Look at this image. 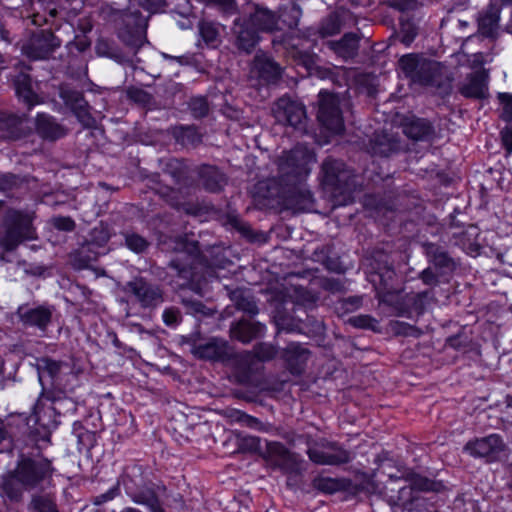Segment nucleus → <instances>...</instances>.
<instances>
[{
	"label": "nucleus",
	"mask_w": 512,
	"mask_h": 512,
	"mask_svg": "<svg viewBox=\"0 0 512 512\" xmlns=\"http://www.w3.org/2000/svg\"><path fill=\"white\" fill-rule=\"evenodd\" d=\"M177 142L184 146H196L201 142V134L193 126L179 127L174 130Z\"/></svg>",
	"instance_id": "f704fd0d"
},
{
	"label": "nucleus",
	"mask_w": 512,
	"mask_h": 512,
	"mask_svg": "<svg viewBox=\"0 0 512 512\" xmlns=\"http://www.w3.org/2000/svg\"><path fill=\"white\" fill-rule=\"evenodd\" d=\"M119 493V487L114 486L110 488L106 493L100 494L95 497L94 504L101 505L109 500H112Z\"/></svg>",
	"instance_id": "e2e57ef3"
},
{
	"label": "nucleus",
	"mask_w": 512,
	"mask_h": 512,
	"mask_svg": "<svg viewBox=\"0 0 512 512\" xmlns=\"http://www.w3.org/2000/svg\"><path fill=\"white\" fill-rule=\"evenodd\" d=\"M307 454L312 462L319 465H340L350 460V455L346 450L327 441L309 447Z\"/></svg>",
	"instance_id": "f8f14e48"
},
{
	"label": "nucleus",
	"mask_w": 512,
	"mask_h": 512,
	"mask_svg": "<svg viewBox=\"0 0 512 512\" xmlns=\"http://www.w3.org/2000/svg\"><path fill=\"white\" fill-rule=\"evenodd\" d=\"M327 46L341 58L347 60L356 56L359 38L353 33H346L339 41H329Z\"/></svg>",
	"instance_id": "a878e982"
},
{
	"label": "nucleus",
	"mask_w": 512,
	"mask_h": 512,
	"mask_svg": "<svg viewBox=\"0 0 512 512\" xmlns=\"http://www.w3.org/2000/svg\"><path fill=\"white\" fill-rule=\"evenodd\" d=\"M416 4V0H390V5L399 11L412 9Z\"/></svg>",
	"instance_id": "338daca9"
},
{
	"label": "nucleus",
	"mask_w": 512,
	"mask_h": 512,
	"mask_svg": "<svg viewBox=\"0 0 512 512\" xmlns=\"http://www.w3.org/2000/svg\"><path fill=\"white\" fill-rule=\"evenodd\" d=\"M418 33L416 25L410 20H401L399 37L403 44L410 45Z\"/></svg>",
	"instance_id": "a19ab883"
},
{
	"label": "nucleus",
	"mask_w": 512,
	"mask_h": 512,
	"mask_svg": "<svg viewBox=\"0 0 512 512\" xmlns=\"http://www.w3.org/2000/svg\"><path fill=\"white\" fill-rule=\"evenodd\" d=\"M236 307L238 310H241L251 316H254L258 313V307L255 301L248 296H240L236 300Z\"/></svg>",
	"instance_id": "864d4df0"
},
{
	"label": "nucleus",
	"mask_w": 512,
	"mask_h": 512,
	"mask_svg": "<svg viewBox=\"0 0 512 512\" xmlns=\"http://www.w3.org/2000/svg\"><path fill=\"white\" fill-rule=\"evenodd\" d=\"M175 250L183 251L187 254L189 258H193L194 256H196V254H198L199 247L198 243L195 241L188 242L181 239L176 242Z\"/></svg>",
	"instance_id": "bf43d9fd"
},
{
	"label": "nucleus",
	"mask_w": 512,
	"mask_h": 512,
	"mask_svg": "<svg viewBox=\"0 0 512 512\" xmlns=\"http://www.w3.org/2000/svg\"><path fill=\"white\" fill-rule=\"evenodd\" d=\"M288 453L289 450L280 442H269L267 444V458L277 468L283 463Z\"/></svg>",
	"instance_id": "e433bc0d"
},
{
	"label": "nucleus",
	"mask_w": 512,
	"mask_h": 512,
	"mask_svg": "<svg viewBox=\"0 0 512 512\" xmlns=\"http://www.w3.org/2000/svg\"><path fill=\"white\" fill-rule=\"evenodd\" d=\"M32 505L37 512H58L54 499L49 495L35 496Z\"/></svg>",
	"instance_id": "c03bdc74"
},
{
	"label": "nucleus",
	"mask_w": 512,
	"mask_h": 512,
	"mask_svg": "<svg viewBox=\"0 0 512 512\" xmlns=\"http://www.w3.org/2000/svg\"><path fill=\"white\" fill-rule=\"evenodd\" d=\"M487 90L488 74L485 70H478L470 73L459 85V92L466 98H485Z\"/></svg>",
	"instance_id": "6ab92c4d"
},
{
	"label": "nucleus",
	"mask_w": 512,
	"mask_h": 512,
	"mask_svg": "<svg viewBox=\"0 0 512 512\" xmlns=\"http://www.w3.org/2000/svg\"><path fill=\"white\" fill-rule=\"evenodd\" d=\"M54 312V306L49 304L37 306L23 304L17 308L15 314L24 329H33L40 336H45L52 324Z\"/></svg>",
	"instance_id": "423d86ee"
},
{
	"label": "nucleus",
	"mask_w": 512,
	"mask_h": 512,
	"mask_svg": "<svg viewBox=\"0 0 512 512\" xmlns=\"http://www.w3.org/2000/svg\"><path fill=\"white\" fill-rule=\"evenodd\" d=\"M236 33L237 48L246 53H251L260 39L258 31L250 28L248 23H244L239 26V30Z\"/></svg>",
	"instance_id": "c85d7f7f"
},
{
	"label": "nucleus",
	"mask_w": 512,
	"mask_h": 512,
	"mask_svg": "<svg viewBox=\"0 0 512 512\" xmlns=\"http://www.w3.org/2000/svg\"><path fill=\"white\" fill-rule=\"evenodd\" d=\"M199 32H200L202 39L207 44H214L217 41L218 36H219V31H218L217 27L211 22H205V21L201 22L199 24Z\"/></svg>",
	"instance_id": "a18cd8bd"
},
{
	"label": "nucleus",
	"mask_w": 512,
	"mask_h": 512,
	"mask_svg": "<svg viewBox=\"0 0 512 512\" xmlns=\"http://www.w3.org/2000/svg\"><path fill=\"white\" fill-rule=\"evenodd\" d=\"M32 211L9 209L0 223V248L14 251L21 243L37 238Z\"/></svg>",
	"instance_id": "20e7f679"
},
{
	"label": "nucleus",
	"mask_w": 512,
	"mask_h": 512,
	"mask_svg": "<svg viewBox=\"0 0 512 512\" xmlns=\"http://www.w3.org/2000/svg\"><path fill=\"white\" fill-rule=\"evenodd\" d=\"M180 319V313L178 310L174 308H168L163 312V321L168 326H173L178 324Z\"/></svg>",
	"instance_id": "680f3d73"
},
{
	"label": "nucleus",
	"mask_w": 512,
	"mask_h": 512,
	"mask_svg": "<svg viewBox=\"0 0 512 512\" xmlns=\"http://www.w3.org/2000/svg\"><path fill=\"white\" fill-rule=\"evenodd\" d=\"M23 119L17 115L0 116V137L16 139L21 136Z\"/></svg>",
	"instance_id": "c756f323"
},
{
	"label": "nucleus",
	"mask_w": 512,
	"mask_h": 512,
	"mask_svg": "<svg viewBox=\"0 0 512 512\" xmlns=\"http://www.w3.org/2000/svg\"><path fill=\"white\" fill-rule=\"evenodd\" d=\"M189 108L195 118L205 117L209 112V105L204 97H194L189 102Z\"/></svg>",
	"instance_id": "09e8293b"
},
{
	"label": "nucleus",
	"mask_w": 512,
	"mask_h": 512,
	"mask_svg": "<svg viewBox=\"0 0 512 512\" xmlns=\"http://www.w3.org/2000/svg\"><path fill=\"white\" fill-rule=\"evenodd\" d=\"M293 57L299 61L306 68H311L314 65V57L308 52L296 51Z\"/></svg>",
	"instance_id": "0e129e2a"
},
{
	"label": "nucleus",
	"mask_w": 512,
	"mask_h": 512,
	"mask_svg": "<svg viewBox=\"0 0 512 512\" xmlns=\"http://www.w3.org/2000/svg\"><path fill=\"white\" fill-rule=\"evenodd\" d=\"M318 97L317 118L319 122L329 131L341 133L344 129V121L340 110L339 97L326 91H321Z\"/></svg>",
	"instance_id": "1a4fd4ad"
},
{
	"label": "nucleus",
	"mask_w": 512,
	"mask_h": 512,
	"mask_svg": "<svg viewBox=\"0 0 512 512\" xmlns=\"http://www.w3.org/2000/svg\"><path fill=\"white\" fill-rule=\"evenodd\" d=\"M302 16V10L299 5L293 3L289 6L280 7L278 17H280V25L287 28L297 27Z\"/></svg>",
	"instance_id": "72a5a7b5"
},
{
	"label": "nucleus",
	"mask_w": 512,
	"mask_h": 512,
	"mask_svg": "<svg viewBox=\"0 0 512 512\" xmlns=\"http://www.w3.org/2000/svg\"><path fill=\"white\" fill-rule=\"evenodd\" d=\"M414 499L413 490L410 486H404L399 489L397 500L395 505L398 507L410 509L412 501Z\"/></svg>",
	"instance_id": "603ef678"
},
{
	"label": "nucleus",
	"mask_w": 512,
	"mask_h": 512,
	"mask_svg": "<svg viewBox=\"0 0 512 512\" xmlns=\"http://www.w3.org/2000/svg\"><path fill=\"white\" fill-rule=\"evenodd\" d=\"M264 327L258 322L239 320L230 327V335L242 343H249L263 333Z\"/></svg>",
	"instance_id": "b1692460"
},
{
	"label": "nucleus",
	"mask_w": 512,
	"mask_h": 512,
	"mask_svg": "<svg viewBox=\"0 0 512 512\" xmlns=\"http://www.w3.org/2000/svg\"><path fill=\"white\" fill-rule=\"evenodd\" d=\"M501 139L503 146L508 154L512 153V127L507 126L501 131Z\"/></svg>",
	"instance_id": "69168bd1"
},
{
	"label": "nucleus",
	"mask_w": 512,
	"mask_h": 512,
	"mask_svg": "<svg viewBox=\"0 0 512 512\" xmlns=\"http://www.w3.org/2000/svg\"><path fill=\"white\" fill-rule=\"evenodd\" d=\"M440 272L434 271L433 267H427L419 274V278L425 285L437 286L439 284Z\"/></svg>",
	"instance_id": "6e6d98bb"
},
{
	"label": "nucleus",
	"mask_w": 512,
	"mask_h": 512,
	"mask_svg": "<svg viewBox=\"0 0 512 512\" xmlns=\"http://www.w3.org/2000/svg\"><path fill=\"white\" fill-rule=\"evenodd\" d=\"M390 326L392 331H394L396 334L418 335V330L405 322L393 321L391 322Z\"/></svg>",
	"instance_id": "052dcab7"
},
{
	"label": "nucleus",
	"mask_w": 512,
	"mask_h": 512,
	"mask_svg": "<svg viewBox=\"0 0 512 512\" xmlns=\"http://www.w3.org/2000/svg\"><path fill=\"white\" fill-rule=\"evenodd\" d=\"M414 491H438L440 484L414 472H406L402 476Z\"/></svg>",
	"instance_id": "473e14b6"
},
{
	"label": "nucleus",
	"mask_w": 512,
	"mask_h": 512,
	"mask_svg": "<svg viewBox=\"0 0 512 512\" xmlns=\"http://www.w3.org/2000/svg\"><path fill=\"white\" fill-rule=\"evenodd\" d=\"M348 322L356 328L371 329L373 331L377 330L378 327V321L370 315L353 316Z\"/></svg>",
	"instance_id": "49530a36"
},
{
	"label": "nucleus",
	"mask_w": 512,
	"mask_h": 512,
	"mask_svg": "<svg viewBox=\"0 0 512 512\" xmlns=\"http://www.w3.org/2000/svg\"><path fill=\"white\" fill-rule=\"evenodd\" d=\"M505 444L497 434L469 441L464 449L473 457H494L502 452Z\"/></svg>",
	"instance_id": "a211bd4d"
},
{
	"label": "nucleus",
	"mask_w": 512,
	"mask_h": 512,
	"mask_svg": "<svg viewBox=\"0 0 512 512\" xmlns=\"http://www.w3.org/2000/svg\"><path fill=\"white\" fill-rule=\"evenodd\" d=\"M398 149V142L386 133H375L370 140V151L374 155L387 157Z\"/></svg>",
	"instance_id": "cd10ccee"
},
{
	"label": "nucleus",
	"mask_w": 512,
	"mask_h": 512,
	"mask_svg": "<svg viewBox=\"0 0 512 512\" xmlns=\"http://www.w3.org/2000/svg\"><path fill=\"white\" fill-rule=\"evenodd\" d=\"M16 94L21 98L29 107L37 103V95L33 92L31 87V78L28 74L20 73L14 80Z\"/></svg>",
	"instance_id": "7c9ffc66"
},
{
	"label": "nucleus",
	"mask_w": 512,
	"mask_h": 512,
	"mask_svg": "<svg viewBox=\"0 0 512 512\" xmlns=\"http://www.w3.org/2000/svg\"><path fill=\"white\" fill-rule=\"evenodd\" d=\"M192 264L193 261L186 260L183 262L180 258H176L170 261L169 267L175 270L178 277L189 281L192 278Z\"/></svg>",
	"instance_id": "37998d69"
},
{
	"label": "nucleus",
	"mask_w": 512,
	"mask_h": 512,
	"mask_svg": "<svg viewBox=\"0 0 512 512\" xmlns=\"http://www.w3.org/2000/svg\"><path fill=\"white\" fill-rule=\"evenodd\" d=\"M324 184L331 187L334 193L347 194V198H351V185L353 184L352 175L345 168L342 161L327 158L322 164Z\"/></svg>",
	"instance_id": "9d476101"
},
{
	"label": "nucleus",
	"mask_w": 512,
	"mask_h": 512,
	"mask_svg": "<svg viewBox=\"0 0 512 512\" xmlns=\"http://www.w3.org/2000/svg\"><path fill=\"white\" fill-rule=\"evenodd\" d=\"M315 162V156L304 145H296L289 151H284L276 160L277 174L273 178L258 182L256 188L259 193L299 185L310 174V165Z\"/></svg>",
	"instance_id": "f03ea898"
},
{
	"label": "nucleus",
	"mask_w": 512,
	"mask_h": 512,
	"mask_svg": "<svg viewBox=\"0 0 512 512\" xmlns=\"http://www.w3.org/2000/svg\"><path fill=\"white\" fill-rule=\"evenodd\" d=\"M272 115L282 125H288L297 130H304L307 114L305 106L289 96H282L274 102Z\"/></svg>",
	"instance_id": "0eeeda50"
},
{
	"label": "nucleus",
	"mask_w": 512,
	"mask_h": 512,
	"mask_svg": "<svg viewBox=\"0 0 512 512\" xmlns=\"http://www.w3.org/2000/svg\"><path fill=\"white\" fill-rule=\"evenodd\" d=\"M501 9L490 4L478 18L479 32L486 37H494L499 28Z\"/></svg>",
	"instance_id": "393cba45"
},
{
	"label": "nucleus",
	"mask_w": 512,
	"mask_h": 512,
	"mask_svg": "<svg viewBox=\"0 0 512 512\" xmlns=\"http://www.w3.org/2000/svg\"><path fill=\"white\" fill-rule=\"evenodd\" d=\"M193 353L200 359L226 361L233 357V348L226 340L212 338L205 343L195 345Z\"/></svg>",
	"instance_id": "f3484780"
},
{
	"label": "nucleus",
	"mask_w": 512,
	"mask_h": 512,
	"mask_svg": "<svg viewBox=\"0 0 512 512\" xmlns=\"http://www.w3.org/2000/svg\"><path fill=\"white\" fill-rule=\"evenodd\" d=\"M35 129L41 138L50 141H55L66 135V129L47 114H38Z\"/></svg>",
	"instance_id": "4be33fe9"
},
{
	"label": "nucleus",
	"mask_w": 512,
	"mask_h": 512,
	"mask_svg": "<svg viewBox=\"0 0 512 512\" xmlns=\"http://www.w3.org/2000/svg\"><path fill=\"white\" fill-rule=\"evenodd\" d=\"M264 198H283L288 209L294 212H305L311 209L313 199L311 192L306 188L304 182L299 185L283 188H273L261 195Z\"/></svg>",
	"instance_id": "6e6552de"
},
{
	"label": "nucleus",
	"mask_w": 512,
	"mask_h": 512,
	"mask_svg": "<svg viewBox=\"0 0 512 512\" xmlns=\"http://www.w3.org/2000/svg\"><path fill=\"white\" fill-rule=\"evenodd\" d=\"M423 248L429 263L436 271L440 272V275L450 274L455 270V261L442 247L426 242L423 244Z\"/></svg>",
	"instance_id": "aec40b11"
},
{
	"label": "nucleus",
	"mask_w": 512,
	"mask_h": 512,
	"mask_svg": "<svg viewBox=\"0 0 512 512\" xmlns=\"http://www.w3.org/2000/svg\"><path fill=\"white\" fill-rule=\"evenodd\" d=\"M55 227L65 231H71L74 229L75 224L74 221L68 217H59L54 221Z\"/></svg>",
	"instance_id": "774afa93"
},
{
	"label": "nucleus",
	"mask_w": 512,
	"mask_h": 512,
	"mask_svg": "<svg viewBox=\"0 0 512 512\" xmlns=\"http://www.w3.org/2000/svg\"><path fill=\"white\" fill-rule=\"evenodd\" d=\"M499 100L502 104L501 118L506 122L512 121V95L502 93L499 95Z\"/></svg>",
	"instance_id": "5fc2aeb1"
},
{
	"label": "nucleus",
	"mask_w": 512,
	"mask_h": 512,
	"mask_svg": "<svg viewBox=\"0 0 512 512\" xmlns=\"http://www.w3.org/2000/svg\"><path fill=\"white\" fill-rule=\"evenodd\" d=\"M341 30L339 17L335 14L329 15L324 19L319 28L321 37H328L338 34Z\"/></svg>",
	"instance_id": "ea45409f"
},
{
	"label": "nucleus",
	"mask_w": 512,
	"mask_h": 512,
	"mask_svg": "<svg viewBox=\"0 0 512 512\" xmlns=\"http://www.w3.org/2000/svg\"><path fill=\"white\" fill-rule=\"evenodd\" d=\"M60 45V40L51 31L42 30L23 46V52L31 59H44Z\"/></svg>",
	"instance_id": "4468645a"
},
{
	"label": "nucleus",
	"mask_w": 512,
	"mask_h": 512,
	"mask_svg": "<svg viewBox=\"0 0 512 512\" xmlns=\"http://www.w3.org/2000/svg\"><path fill=\"white\" fill-rule=\"evenodd\" d=\"M198 175L205 190L212 193L220 192L227 182L225 175L211 165L200 166Z\"/></svg>",
	"instance_id": "5701e85b"
},
{
	"label": "nucleus",
	"mask_w": 512,
	"mask_h": 512,
	"mask_svg": "<svg viewBox=\"0 0 512 512\" xmlns=\"http://www.w3.org/2000/svg\"><path fill=\"white\" fill-rule=\"evenodd\" d=\"M60 97L84 127L89 128L94 125L95 121L88 110V103L80 91L63 85L60 87Z\"/></svg>",
	"instance_id": "2eb2a0df"
},
{
	"label": "nucleus",
	"mask_w": 512,
	"mask_h": 512,
	"mask_svg": "<svg viewBox=\"0 0 512 512\" xmlns=\"http://www.w3.org/2000/svg\"><path fill=\"white\" fill-rule=\"evenodd\" d=\"M313 485L317 490L325 493H334L340 487V484L337 480L328 477L315 478Z\"/></svg>",
	"instance_id": "8fccbe9b"
},
{
	"label": "nucleus",
	"mask_w": 512,
	"mask_h": 512,
	"mask_svg": "<svg viewBox=\"0 0 512 512\" xmlns=\"http://www.w3.org/2000/svg\"><path fill=\"white\" fill-rule=\"evenodd\" d=\"M310 352L298 343H290L283 350V359L292 374L300 375L309 359Z\"/></svg>",
	"instance_id": "412c9836"
},
{
	"label": "nucleus",
	"mask_w": 512,
	"mask_h": 512,
	"mask_svg": "<svg viewBox=\"0 0 512 512\" xmlns=\"http://www.w3.org/2000/svg\"><path fill=\"white\" fill-rule=\"evenodd\" d=\"M65 366H67L65 362L54 360L47 356L37 358L36 360V368L40 379L44 375H47L52 380L57 379Z\"/></svg>",
	"instance_id": "2f4dec72"
},
{
	"label": "nucleus",
	"mask_w": 512,
	"mask_h": 512,
	"mask_svg": "<svg viewBox=\"0 0 512 512\" xmlns=\"http://www.w3.org/2000/svg\"><path fill=\"white\" fill-rule=\"evenodd\" d=\"M398 65L405 77L415 84L430 87L440 95H448L452 90L451 73L437 61L411 53L403 55Z\"/></svg>",
	"instance_id": "7ed1b4c3"
},
{
	"label": "nucleus",
	"mask_w": 512,
	"mask_h": 512,
	"mask_svg": "<svg viewBox=\"0 0 512 512\" xmlns=\"http://www.w3.org/2000/svg\"><path fill=\"white\" fill-rule=\"evenodd\" d=\"M276 353V348L273 345L267 343H259L253 347L251 352H246L243 357L249 360L253 355L260 361H269L276 356Z\"/></svg>",
	"instance_id": "4c0bfd02"
},
{
	"label": "nucleus",
	"mask_w": 512,
	"mask_h": 512,
	"mask_svg": "<svg viewBox=\"0 0 512 512\" xmlns=\"http://www.w3.org/2000/svg\"><path fill=\"white\" fill-rule=\"evenodd\" d=\"M248 24L258 32L274 33L283 29L280 25L278 12L258 4L253 5V11L249 14Z\"/></svg>",
	"instance_id": "dca6fc26"
},
{
	"label": "nucleus",
	"mask_w": 512,
	"mask_h": 512,
	"mask_svg": "<svg viewBox=\"0 0 512 512\" xmlns=\"http://www.w3.org/2000/svg\"><path fill=\"white\" fill-rule=\"evenodd\" d=\"M168 173L174 179L175 184L179 187L177 189L168 185L156 182L153 189L157 194L164 198L171 206L179 207L181 205L180 195L183 193L182 189L187 185V177L178 162H170L168 164Z\"/></svg>",
	"instance_id": "ddd939ff"
},
{
	"label": "nucleus",
	"mask_w": 512,
	"mask_h": 512,
	"mask_svg": "<svg viewBox=\"0 0 512 512\" xmlns=\"http://www.w3.org/2000/svg\"><path fill=\"white\" fill-rule=\"evenodd\" d=\"M121 291L143 309H155L164 302V291L160 285L142 276L126 282Z\"/></svg>",
	"instance_id": "39448f33"
},
{
	"label": "nucleus",
	"mask_w": 512,
	"mask_h": 512,
	"mask_svg": "<svg viewBox=\"0 0 512 512\" xmlns=\"http://www.w3.org/2000/svg\"><path fill=\"white\" fill-rule=\"evenodd\" d=\"M20 179L13 174H0V191L7 192L16 188Z\"/></svg>",
	"instance_id": "13d9d810"
},
{
	"label": "nucleus",
	"mask_w": 512,
	"mask_h": 512,
	"mask_svg": "<svg viewBox=\"0 0 512 512\" xmlns=\"http://www.w3.org/2000/svg\"><path fill=\"white\" fill-rule=\"evenodd\" d=\"M302 458L300 455L289 451L279 469L286 474H300L302 471Z\"/></svg>",
	"instance_id": "58836bf2"
},
{
	"label": "nucleus",
	"mask_w": 512,
	"mask_h": 512,
	"mask_svg": "<svg viewBox=\"0 0 512 512\" xmlns=\"http://www.w3.org/2000/svg\"><path fill=\"white\" fill-rule=\"evenodd\" d=\"M237 447L241 452H257L260 449V438L252 435H239Z\"/></svg>",
	"instance_id": "79ce46f5"
},
{
	"label": "nucleus",
	"mask_w": 512,
	"mask_h": 512,
	"mask_svg": "<svg viewBox=\"0 0 512 512\" xmlns=\"http://www.w3.org/2000/svg\"><path fill=\"white\" fill-rule=\"evenodd\" d=\"M282 67L268 54L258 51L250 66V77L260 84H276L282 77Z\"/></svg>",
	"instance_id": "9b49d317"
},
{
	"label": "nucleus",
	"mask_w": 512,
	"mask_h": 512,
	"mask_svg": "<svg viewBox=\"0 0 512 512\" xmlns=\"http://www.w3.org/2000/svg\"><path fill=\"white\" fill-rule=\"evenodd\" d=\"M403 132L413 140H427L433 135L434 129L425 119L411 118L404 122Z\"/></svg>",
	"instance_id": "bb28decb"
},
{
	"label": "nucleus",
	"mask_w": 512,
	"mask_h": 512,
	"mask_svg": "<svg viewBox=\"0 0 512 512\" xmlns=\"http://www.w3.org/2000/svg\"><path fill=\"white\" fill-rule=\"evenodd\" d=\"M53 472L54 468L49 459L20 454L14 470L3 478V496L12 502H19L24 490L37 488L42 482L50 479Z\"/></svg>",
	"instance_id": "f257e3e1"
},
{
	"label": "nucleus",
	"mask_w": 512,
	"mask_h": 512,
	"mask_svg": "<svg viewBox=\"0 0 512 512\" xmlns=\"http://www.w3.org/2000/svg\"><path fill=\"white\" fill-rule=\"evenodd\" d=\"M135 503L145 505L149 508L150 512H163L159 501L152 490H145L131 494Z\"/></svg>",
	"instance_id": "c9c22d12"
},
{
	"label": "nucleus",
	"mask_w": 512,
	"mask_h": 512,
	"mask_svg": "<svg viewBox=\"0 0 512 512\" xmlns=\"http://www.w3.org/2000/svg\"><path fill=\"white\" fill-rule=\"evenodd\" d=\"M127 96L129 99L140 105L146 106L151 103L152 96L144 89L137 87H130L127 90Z\"/></svg>",
	"instance_id": "3c124183"
},
{
	"label": "nucleus",
	"mask_w": 512,
	"mask_h": 512,
	"mask_svg": "<svg viewBox=\"0 0 512 512\" xmlns=\"http://www.w3.org/2000/svg\"><path fill=\"white\" fill-rule=\"evenodd\" d=\"M204 4H214L218 6L225 14L236 13L237 7L235 0H200Z\"/></svg>",
	"instance_id": "4d7b16f0"
},
{
	"label": "nucleus",
	"mask_w": 512,
	"mask_h": 512,
	"mask_svg": "<svg viewBox=\"0 0 512 512\" xmlns=\"http://www.w3.org/2000/svg\"><path fill=\"white\" fill-rule=\"evenodd\" d=\"M125 243L130 250L136 253L143 252L149 245L145 238L135 233L126 234Z\"/></svg>",
	"instance_id": "de8ad7c7"
}]
</instances>
